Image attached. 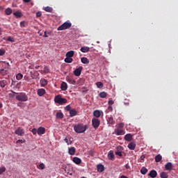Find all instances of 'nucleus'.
Wrapping results in <instances>:
<instances>
[{"mask_svg": "<svg viewBox=\"0 0 178 178\" xmlns=\"http://www.w3.org/2000/svg\"><path fill=\"white\" fill-rule=\"evenodd\" d=\"M74 130L76 133H78L79 134L84 133V131L87 130V125H84L83 124H78L74 127Z\"/></svg>", "mask_w": 178, "mask_h": 178, "instance_id": "nucleus-1", "label": "nucleus"}, {"mask_svg": "<svg viewBox=\"0 0 178 178\" xmlns=\"http://www.w3.org/2000/svg\"><path fill=\"white\" fill-rule=\"evenodd\" d=\"M16 99L19 102H26V101H29V96L26 92H18L16 95Z\"/></svg>", "mask_w": 178, "mask_h": 178, "instance_id": "nucleus-2", "label": "nucleus"}, {"mask_svg": "<svg viewBox=\"0 0 178 178\" xmlns=\"http://www.w3.org/2000/svg\"><path fill=\"white\" fill-rule=\"evenodd\" d=\"M54 102L56 104H59V105H63V104L67 103V99H66L65 98H63L62 96H60V95H58L55 97Z\"/></svg>", "mask_w": 178, "mask_h": 178, "instance_id": "nucleus-3", "label": "nucleus"}, {"mask_svg": "<svg viewBox=\"0 0 178 178\" xmlns=\"http://www.w3.org/2000/svg\"><path fill=\"white\" fill-rule=\"evenodd\" d=\"M72 27V24L70 22H65L61 26H58L57 30L58 31H62L63 30H67Z\"/></svg>", "mask_w": 178, "mask_h": 178, "instance_id": "nucleus-4", "label": "nucleus"}, {"mask_svg": "<svg viewBox=\"0 0 178 178\" xmlns=\"http://www.w3.org/2000/svg\"><path fill=\"white\" fill-rule=\"evenodd\" d=\"M99 124H101V121L98 120V118L92 119V125L93 126L94 129H95V130L99 127Z\"/></svg>", "mask_w": 178, "mask_h": 178, "instance_id": "nucleus-5", "label": "nucleus"}, {"mask_svg": "<svg viewBox=\"0 0 178 178\" xmlns=\"http://www.w3.org/2000/svg\"><path fill=\"white\" fill-rule=\"evenodd\" d=\"M82 70H83V67H81V66H80L78 68L75 69L74 70V76H76L77 77H79V76H80L81 74Z\"/></svg>", "mask_w": 178, "mask_h": 178, "instance_id": "nucleus-6", "label": "nucleus"}, {"mask_svg": "<svg viewBox=\"0 0 178 178\" xmlns=\"http://www.w3.org/2000/svg\"><path fill=\"white\" fill-rule=\"evenodd\" d=\"M114 134L115 136H124V134H125V131L123 129H115Z\"/></svg>", "mask_w": 178, "mask_h": 178, "instance_id": "nucleus-7", "label": "nucleus"}, {"mask_svg": "<svg viewBox=\"0 0 178 178\" xmlns=\"http://www.w3.org/2000/svg\"><path fill=\"white\" fill-rule=\"evenodd\" d=\"M15 134H17V136H24V130H23L22 127H18L15 131Z\"/></svg>", "mask_w": 178, "mask_h": 178, "instance_id": "nucleus-8", "label": "nucleus"}, {"mask_svg": "<svg viewBox=\"0 0 178 178\" xmlns=\"http://www.w3.org/2000/svg\"><path fill=\"white\" fill-rule=\"evenodd\" d=\"M37 94L39 97H42V96L45 95V94H46L45 89H44V88L38 89L37 91Z\"/></svg>", "mask_w": 178, "mask_h": 178, "instance_id": "nucleus-9", "label": "nucleus"}, {"mask_svg": "<svg viewBox=\"0 0 178 178\" xmlns=\"http://www.w3.org/2000/svg\"><path fill=\"white\" fill-rule=\"evenodd\" d=\"M148 176L152 178H155L156 176H158V172H156L155 170H151L148 174Z\"/></svg>", "mask_w": 178, "mask_h": 178, "instance_id": "nucleus-10", "label": "nucleus"}, {"mask_svg": "<svg viewBox=\"0 0 178 178\" xmlns=\"http://www.w3.org/2000/svg\"><path fill=\"white\" fill-rule=\"evenodd\" d=\"M136 143L134 142H131L128 145L129 149H131V151H134V149H136Z\"/></svg>", "mask_w": 178, "mask_h": 178, "instance_id": "nucleus-11", "label": "nucleus"}, {"mask_svg": "<svg viewBox=\"0 0 178 178\" xmlns=\"http://www.w3.org/2000/svg\"><path fill=\"white\" fill-rule=\"evenodd\" d=\"M38 134L39 136H42V134H45V128H44L42 127H40L38 129Z\"/></svg>", "mask_w": 178, "mask_h": 178, "instance_id": "nucleus-12", "label": "nucleus"}, {"mask_svg": "<svg viewBox=\"0 0 178 178\" xmlns=\"http://www.w3.org/2000/svg\"><path fill=\"white\" fill-rule=\"evenodd\" d=\"M165 170H172L173 169V164L172 163L168 162L165 165Z\"/></svg>", "mask_w": 178, "mask_h": 178, "instance_id": "nucleus-13", "label": "nucleus"}, {"mask_svg": "<svg viewBox=\"0 0 178 178\" xmlns=\"http://www.w3.org/2000/svg\"><path fill=\"white\" fill-rule=\"evenodd\" d=\"M124 140L125 141H131V140H133V135H131V134H127L124 136Z\"/></svg>", "mask_w": 178, "mask_h": 178, "instance_id": "nucleus-14", "label": "nucleus"}, {"mask_svg": "<svg viewBox=\"0 0 178 178\" xmlns=\"http://www.w3.org/2000/svg\"><path fill=\"white\" fill-rule=\"evenodd\" d=\"M32 79H35V80H40V73L38 72H35L33 74H31Z\"/></svg>", "mask_w": 178, "mask_h": 178, "instance_id": "nucleus-15", "label": "nucleus"}, {"mask_svg": "<svg viewBox=\"0 0 178 178\" xmlns=\"http://www.w3.org/2000/svg\"><path fill=\"white\" fill-rule=\"evenodd\" d=\"M40 84L41 87H45L48 84V81L45 79H41L40 81Z\"/></svg>", "mask_w": 178, "mask_h": 178, "instance_id": "nucleus-16", "label": "nucleus"}, {"mask_svg": "<svg viewBox=\"0 0 178 178\" xmlns=\"http://www.w3.org/2000/svg\"><path fill=\"white\" fill-rule=\"evenodd\" d=\"M97 171L99 172L100 173H102L104 170H105V167L102 164L97 165Z\"/></svg>", "mask_w": 178, "mask_h": 178, "instance_id": "nucleus-17", "label": "nucleus"}, {"mask_svg": "<svg viewBox=\"0 0 178 178\" xmlns=\"http://www.w3.org/2000/svg\"><path fill=\"white\" fill-rule=\"evenodd\" d=\"M18 92H16L13 90H10V93L8 94L10 98H15L16 99V95H17Z\"/></svg>", "mask_w": 178, "mask_h": 178, "instance_id": "nucleus-18", "label": "nucleus"}, {"mask_svg": "<svg viewBox=\"0 0 178 178\" xmlns=\"http://www.w3.org/2000/svg\"><path fill=\"white\" fill-rule=\"evenodd\" d=\"M72 161L74 163H76V165H80V163H81V159L79 157H74Z\"/></svg>", "mask_w": 178, "mask_h": 178, "instance_id": "nucleus-19", "label": "nucleus"}, {"mask_svg": "<svg viewBox=\"0 0 178 178\" xmlns=\"http://www.w3.org/2000/svg\"><path fill=\"white\" fill-rule=\"evenodd\" d=\"M77 115V111L76 109L73 108L70 111V118H73L74 116H76Z\"/></svg>", "mask_w": 178, "mask_h": 178, "instance_id": "nucleus-20", "label": "nucleus"}, {"mask_svg": "<svg viewBox=\"0 0 178 178\" xmlns=\"http://www.w3.org/2000/svg\"><path fill=\"white\" fill-rule=\"evenodd\" d=\"M68 154L70 155H74L76 154V148L74 147H72L68 149Z\"/></svg>", "mask_w": 178, "mask_h": 178, "instance_id": "nucleus-21", "label": "nucleus"}, {"mask_svg": "<svg viewBox=\"0 0 178 178\" xmlns=\"http://www.w3.org/2000/svg\"><path fill=\"white\" fill-rule=\"evenodd\" d=\"M81 62L84 65H88V63H90V60H88V58L86 57H83L81 58Z\"/></svg>", "mask_w": 178, "mask_h": 178, "instance_id": "nucleus-22", "label": "nucleus"}, {"mask_svg": "<svg viewBox=\"0 0 178 178\" xmlns=\"http://www.w3.org/2000/svg\"><path fill=\"white\" fill-rule=\"evenodd\" d=\"M62 91H66L67 90V83L66 82H63L60 86Z\"/></svg>", "mask_w": 178, "mask_h": 178, "instance_id": "nucleus-23", "label": "nucleus"}, {"mask_svg": "<svg viewBox=\"0 0 178 178\" xmlns=\"http://www.w3.org/2000/svg\"><path fill=\"white\" fill-rule=\"evenodd\" d=\"M93 116H95V118H101V111H99V110H95L93 112Z\"/></svg>", "mask_w": 178, "mask_h": 178, "instance_id": "nucleus-24", "label": "nucleus"}, {"mask_svg": "<svg viewBox=\"0 0 178 178\" xmlns=\"http://www.w3.org/2000/svg\"><path fill=\"white\" fill-rule=\"evenodd\" d=\"M66 81H67V83H70V84H76V80L70 77H66Z\"/></svg>", "mask_w": 178, "mask_h": 178, "instance_id": "nucleus-25", "label": "nucleus"}, {"mask_svg": "<svg viewBox=\"0 0 178 178\" xmlns=\"http://www.w3.org/2000/svg\"><path fill=\"white\" fill-rule=\"evenodd\" d=\"M65 56L67 58H73V56H74V51H70L67 52Z\"/></svg>", "mask_w": 178, "mask_h": 178, "instance_id": "nucleus-26", "label": "nucleus"}, {"mask_svg": "<svg viewBox=\"0 0 178 178\" xmlns=\"http://www.w3.org/2000/svg\"><path fill=\"white\" fill-rule=\"evenodd\" d=\"M14 16L17 17V19H19L23 16V14H22V12L20 11H16L13 13Z\"/></svg>", "mask_w": 178, "mask_h": 178, "instance_id": "nucleus-27", "label": "nucleus"}, {"mask_svg": "<svg viewBox=\"0 0 178 178\" xmlns=\"http://www.w3.org/2000/svg\"><path fill=\"white\" fill-rule=\"evenodd\" d=\"M81 51L83 53L86 54V52H89L90 51V47H82L81 48Z\"/></svg>", "mask_w": 178, "mask_h": 178, "instance_id": "nucleus-28", "label": "nucleus"}, {"mask_svg": "<svg viewBox=\"0 0 178 178\" xmlns=\"http://www.w3.org/2000/svg\"><path fill=\"white\" fill-rule=\"evenodd\" d=\"M56 117L57 119H63L64 118L63 113L62 112L56 113Z\"/></svg>", "mask_w": 178, "mask_h": 178, "instance_id": "nucleus-29", "label": "nucleus"}, {"mask_svg": "<svg viewBox=\"0 0 178 178\" xmlns=\"http://www.w3.org/2000/svg\"><path fill=\"white\" fill-rule=\"evenodd\" d=\"M147 172H148V169H147V168L143 167L141 168L140 170L141 175H147Z\"/></svg>", "mask_w": 178, "mask_h": 178, "instance_id": "nucleus-30", "label": "nucleus"}, {"mask_svg": "<svg viewBox=\"0 0 178 178\" xmlns=\"http://www.w3.org/2000/svg\"><path fill=\"white\" fill-rule=\"evenodd\" d=\"M37 168L38 169H40V170H44V169H45V164H44V163H41L37 165Z\"/></svg>", "mask_w": 178, "mask_h": 178, "instance_id": "nucleus-31", "label": "nucleus"}, {"mask_svg": "<svg viewBox=\"0 0 178 178\" xmlns=\"http://www.w3.org/2000/svg\"><path fill=\"white\" fill-rule=\"evenodd\" d=\"M108 159H111V161H113L115 159V154H113V152H110L108 154Z\"/></svg>", "mask_w": 178, "mask_h": 178, "instance_id": "nucleus-32", "label": "nucleus"}, {"mask_svg": "<svg viewBox=\"0 0 178 178\" xmlns=\"http://www.w3.org/2000/svg\"><path fill=\"white\" fill-rule=\"evenodd\" d=\"M162 161V156L161 154H158L155 156V161L156 162H161Z\"/></svg>", "mask_w": 178, "mask_h": 178, "instance_id": "nucleus-33", "label": "nucleus"}, {"mask_svg": "<svg viewBox=\"0 0 178 178\" xmlns=\"http://www.w3.org/2000/svg\"><path fill=\"white\" fill-rule=\"evenodd\" d=\"M5 13H6V15H7L8 16L12 15V8H8L7 9H6V10H5Z\"/></svg>", "mask_w": 178, "mask_h": 178, "instance_id": "nucleus-34", "label": "nucleus"}, {"mask_svg": "<svg viewBox=\"0 0 178 178\" xmlns=\"http://www.w3.org/2000/svg\"><path fill=\"white\" fill-rule=\"evenodd\" d=\"M64 60L66 63H72L73 58H72V57H66Z\"/></svg>", "mask_w": 178, "mask_h": 178, "instance_id": "nucleus-35", "label": "nucleus"}, {"mask_svg": "<svg viewBox=\"0 0 178 178\" xmlns=\"http://www.w3.org/2000/svg\"><path fill=\"white\" fill-rule=\"evenodd\" d=\"M161 178H168L169 177V175H168L167 172H162L160 175Z\"/></svg>", "mask_w": 178, "mask_h": 178, "instance_id": "nucleus-36", "label": "nucleus"}, {"mask_svg": "<svg viewBox=\"0 0 178 178\" xmlns=\"http://www.w3.org/2000/svg\"><path fill=\"white\" fill-rule=\"evenodd\" d=\"M6 86V80L0 81V87H1V88H4V87Z\"/></svg>", "mask_w": 178, "mask_h": 178, "instance_id": "nucleus-37", "label": "nucleus"}, {"mask_svg": "<svg viewBox=\"0 0 178 178\" xmlns=\"http://www.w3.org/2000/svg\"><path fill=\"white\" fill-rule=\"evenodd\" d=\"M106 95H108V94H106V92H101L99 93L100 98H106Z\"/></svg>", "mask_w": 178, "mask_h": 178, "instance_id": "nucleus-38", "label": "nucleus"}, {"mask_svg": "<svg viewBox=\"0 0 178 178\" xmlns=\"http://www.w3.org/2000/svg\"><path fill=\"white\" fill-rule=\"evenodd\" d=\"M96 86L97 87V88H102L104 87V83H102V82L99 81L97 83H96Z\"/></svg>", "mask_w": 178, "mask_h": 178, "instance_id": "nucleus-39", "label": "nucleus"}, {"mask_svg": "<svg viewBox=\"0 0 178 178\" xmlns=\"http://www.w3.org/2000/svg\"><path fill=\"white\" fill-rule=\"evenodd\" d=\"M44 10L45 12H49V13H52V11L54 10V9H52V8L47 6L44 8Z\"/></svg>", "mask_w": 178, "mask_h": 178, "instance_id": "nucleus-40", "label": "nucleus"}, {"mask_svg": "<svg viewBox=\"0 0 178 178\" xmlns=\"http://www.w3.org/2000/svg\"><path fill=\"white\" fill-rule=\"evenodd\" d=\"M108 122L109 124H115V121L113 120V118H112V117L108 118Z\"/></svg>", "mask_w": 178, "mask_h": 178, "instance_id": "nucleus-41", "label": "nucleus"}, {"mask_svg": "<svg viewBox=\"0 0 178 178\" xmlns=\"http://www.w3.org/2000/svg\"><path fill=\"white\" fill-rule=\"evenodd\" d=\"M17 80H22L23 79V74L22 73H19L16 76Z\"/></svg>", "mask_w": 178, "mask_h": 178, "instance_id": "nucleus-42", "label": "nucleus"}, {"mask_svg": "<svg viewBox=\"0 0 178 178\" xmlns=\"http://www.w3.org/2000/svg\"><path fill=\"white\" fill-rule=\"evenodd\" d=\"M64 141H65V143H67V145H72V140H68L67 139V138H65V139H64Z\"/></svg>", "mask_w": 178, "mask_h": 178, "instance_id": "nucleus-43", "label": "nucleus"}, {"mask_svg": "<svg viewBox=\"0 0 178 178\" xmlns=\"http://www.w3.org/2000/svg\"><path fill=\"white\" fill-rule=\"evenodd\" d=\"M4 172H6V168L2 167L0 168V175H2V173H4Z\"/></svg>", "mask_w": 178, "mask_h": 178, "instance_id": "nucleus-44", "label": "nucleus"}, {"mask_svg": "<svg viewBox=\"0 0 178 178\" xmlns=\"http://www.w3.org/2000/svg\"><path fill=\"white\" fill-rule=\"evenodd\" d=\"M7 41H9L10 42H15V38H13L12 37H8L7 38Z\"/></svg>", "mask_w": 178, "mask_h": 178, "instance_id": "nucleus-45", "label": "nucleus"}, {"mask_svg": "<svg viewBox=\"0 0 178 178\" xmlns=\"http://www.w3.org/2000/svg\"><path fill=\"white\" fill-rule=\"evenodd\" d=\"M65 111H67V112H70L72 111V107H70V105H67L65 108Z\"/></svg>", "mask_w": 178, "mask_h": 178, "instance_id": "nucleus-46", "label": "nucleus"}, {"mask_svg": "<svg viewBox=\"0 0 178 178\" xmlns=\"http://www.w3.org/2000/svg\"><path fill=\"white\" fill-rule=\"evenodd\" d=\"M124 126V124L123 123H120L118 124L117 127L118 129H123Z\"/></svg>", "mask_w": 178, "mask_h": 178, "instance_id": "nucleus-47", "label": "nucleus"}, {"mask_svg": "<svg viewBox=\"0 0 178 178\" xmlns=\"http://www.w3.org/2000/svg\"><path fill=\"white\" fill-rule=\"evenodd\" d=\"M5 55V50L3 49H0V56H3Z\"/></svg>", "mask_w": 178, "mask_h": 178, "instance_id": "nucleus-48", "label": "nucleus"}, {"mask_svg": "<svg viewBox=\"0 0 178 178\" xmlns=\"http://www.w3.org/2000/svg\"><path fill=\"white\" fill-rule=\"evenodd\" d=\"M38 131V130H37V129H35V128H33V129H32V133H33V134H34V135L37 134Z\"/></svg>", "mask_w": 178, "mask_h": 178, "instance_id": "nucleus-49", "label": "nucleus"}, {"mask_svg": "<svg viewBox=\"0 0 178 178\" xmlns=\"http://www.w3.org/2000/svg\"><path fill=\"white\" fill-rule=\"evenodd\" d=\"M115 155H118V156H123V154H122V152H115Z\"/></svg>", "mask_w": 178, "mask_h": 178, "instance_id": "nucleus-50", "label": "nucleus"}, {"mask_svg": "<svg viewBox=\"0 0 178 178\" xmlns=\"http://www.w3.org/2000/svg\"><path fill=\"white\" fill-rule=\"evenodd\" d=\"M42 15L41 12H38L36 13V17H41Z\"/></svg>", "mask_w": 178, "mask_h": 178, "instance_id": "nucleus-51", "label": "nucleus"}, {"mask_svg": "<svg viewBox=\"0 0 178 178\" xmlns=\"http://www.w3.org/2000/svg\"><path fill=\"white\" fill-rule=\"evenodd\" d=\"M140 159V161H144V159H145V155L144 154L141 155Z\"/></svg>", "mask_w": 178, "mask_h": 178, "instance_id": "nucleus-52", "label": "nucleus"}, {"mask_svg": "<svg viewBox=\"0 0 178 178\" xmlns=\"http://www.w3.org/2000/svg\"><path fill=\"white\" fill-rule=\"evenodd\" d=\"M16 143H17V144H19V143H21L22 144H23L24 143V140H17Z\"/></svg>", "mask_w": 178, "mask_h": 178, "instance_id": "nucleus-53", "label": "nucleus"}, {"mask_svg": "<svg viewBox=\"0 0 178 178\" xmlns=\"http://www.w3.org/2000/svg\"><path fill=\"white\" fill-rule=\"evenodd\" d=\"M113 104H114L113 100H109L108 101V105H113Z\"/></svg>", "mask_w": 178, "mask_h": 178, "instance_id": "nucleus-54", "label": "nucleus"}, {"mask_svg": "<svg viewBox=\"0 0 178 178\" xmlns=\"http://www.w3.org/2000/svg\"><path fill=\"white\" fill-rule=\"evenodd\" d=\"M124 168H125L126 169H130V165H129V163H127V164H126V165H124Z\"/></svg>", "mask_w": 178, "mask_h": 178, "instance_id": "nucleus-55", "label": "nucleus"}, {"mask_svg": "<svg viewBox=\"0 0 178 178\" xmlns=\"http://www.w3.org/2000/svg\"><path fill=\"white\" fill-rule=\"evenodd\" d=\"M23 2L25 3H29V2H31V0H23Z\"/></svg>", "mask_w": 178, "mask_h": 178, "instance_id": "nucleus-56", "label": "nucleus"}, {"mask_svg": "<svg viewBox=\"0 0 178 178\" xmlns=\"http://www.w3.org/2000/svg\"><path fill=\"white\" fill-rule=\"evenodd\" d=\"M108 109L112 112L113 111V108H112V106H108Z\"/></svg>", "mask_w": 178, "mask_h": 178, "instance_id": "nucleus-57", "label": "nucleus"}, {"mask_svg": "<svg viewBox=\"0 0 178 178\" xmlns=\"http://www.w3.org/2000/svg\"><path fill=\"white\" fill-rule=\"evenodd\" d=\"M20 26H21V27L24 26V22H20Z\"/></svg>", "mask_w": 178, "mask_h": 178, "instance_id": "nucleus-58", "label": "nucleus"}, {"mask_svg": "<svg viewBox=\"0 0 178 178\" xmlns=\"http://www.w3.org/2000/svg\"><path fill=\"white\" fill-rule=\"evenodd\" d=\"M43 37L47 38L48 35H47V31H44Z\"/></svg>", "mask_w": 178, "mask_h": 178, "instance_id": "nucleus-59", "label": "nucleus"}, {"mask_svg": "<svg viewBox=\"0 0 178 178\" xmlns=\"http://www.w3.org/2000/svg\"><path fill=\"white\" fill-rule=\"evenodd\" d=\"M35 69H40V65H36V66L35 67Z\"/></svg>", "mask_w": 178, "mask_h": 178, "instance_id": "nucleus-60", "label": "nucleus"}, {"mask_svg": "<svg viewBox=\"0 0 178 178\" xmlns=\"http://www.w3.org/2000/svg\"><path fill=\"white\" fill-rule=\"evenodd\" d=\"M0 35H2V29L0 28Z\"/></svg>", "mask_w": 178, "mask_h": 178, "instance_id": "nucleus-61", "label": "nucleus"}, {"mask_svg": "<svg viewBox=\"0 0 178 178\" xmlns=\"http://www.w3.org/2000/svg\"><path fill=\"white\" fill-rule=\"evenodd\" d=\"M2 106H3V104L2 103L0 102V109L2 108Z\"/></svg>", "mask_w": 178, "mask_h": 178, "instance_id": "nucleus-62", "label": "nucleus"}, {"mask_svg": "<svg viewBox=\"0 0 178 178\" xmlns=\"http://www.w3.org/2000/svg\"><path fill=\"white\" fill-rule=\"evenodd\" d=\"M17 106H20V103H18V104H17Z\"/></svg>", "mask_w": 178, "mask_h": 178, "instance_id": "nucleus-63", "label": "nucleus"}, {"mask_svg": "<svg viewBox=\"0 0 178 178\" xmlns=\"http://www.w3.org/2000/svg\"><path fill=\"white\" fill-rule=\"evenodd\" d=\"M91 154H92V152H91Z\"/></svg>", "mask_w": 178, "mask_h": 178, "instance_id": "nucleus-64", "label": "nucleus"}]
</instances>
